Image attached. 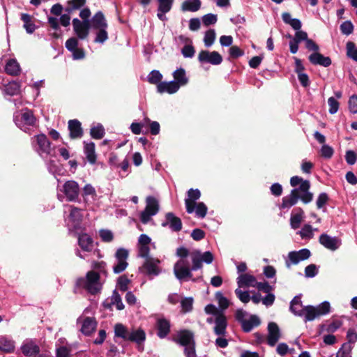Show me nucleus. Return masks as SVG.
<instances>
[{
	"instance_id": "8fccbe9b",
	"label": "nucleus",
	"mask_w": 357,
	"mask_h": 357,
	"mask_svg": "<svg viewBox=\"0 0 357 357\" xmlns=\"http://www.w3.org/2000/svg\"><path fill=\"white\" fill-rule=\"evenodd\" d=\"M96 36L94 42L96 43L103 44L108 39V33L107 29H96Z\"/></svg>"
},
{
	"instance_id": "e433bc0d",
	"label": "nucleus",
	"mask_w": 357,
	"mask_h": 357,
	"mask_svg": "<svg viewBox=\"0 0 357 357\" xmlns=\"http://www.w3.org/2000/svg\"><path fill=\"white\" fill-rule=\"evenodd\" d=\"M15 342L6 336H0V350L6 353H12L15 350Z\"/></svg>"
},
{
	"instance_id": "5701e85b",
	"label": "nucleus",
	"mask_w": 357,
	"mask_h": 357,
	"mask_svg": "<svg viewBox=\"0 0 357 357\" xmlns=\"http://www.w3.org/2000/svg\"><path fill=\"white\" fill-rule=\"evenodd\" d=\"M77 323L82 324L81 331L85 335H91L95 331L97 326V322L95 318L93 317H80L77 319Z\"/></svg>"
},
{
	"instance_id": "c9c22d12",
	"label": "nucleus",
	"mask_w": 357,
	"mask_h": 357,
	"mask_svg": "<svg viewBox=\"0 0 357 357\" xmlns=\"http://www.w3.org/2000/svg\"><path fill=\"white\" fill-rule=\"evenodd\" d=\"M200 0H185L181 4V10L183 12H196L201 8Z\"/></svg>"
},
{
	"instance_id": "c85d7f7f",
	"label": "nucleus",
	"mask_w": 357,
	"mask_h": 357,
	"mask_svg": "<svg viewBox=\"0 0 357 357\" xmlns=\"http://www.w3.org/2000/svg\"><path fill=\"white\" fill-rule=\"evenodd\" d=\"M256 278L248 273H242L237 278V284L241 287H255L257 285Z\"/></svg>"
},
{
	"instance_id": "423d86ee",
	"label": "nucleus",
	"mask_w": 357,
	"mask_h": 357,
	"mask_svg": "<svg viewBox=\"0 0 357 357\" xmlns=\"http://www.w3.org/2000/svg\"><path fill=\"white\" fill-rule=\"evenodd\" d=\"M247 312L242 309L237 310L236 319L241 324L242 329L245 333L250 332L255 327L261 324L260 319L255 314L250 315L246 318Z\"/></svg>"
},
{
	"instance_id": "3c124183",
	"label": "nucleus",
	"mask_w": 357,
	"mask_h": 357,
	"mask_svg": "<svg viewBox=\"0 0 357 357\" xmlns=\"http://www.w3.org/2000/svg\"><path fill=\"white\" fill-rule=\"evenodd\" d=\"M352 347L349 343H344L336 354V357H350Z\"/></svg>"
},
{
	"instance_id": "f3484780",
	"label": "nucleus",
	"mask_w": 357,
	"mask_h": 357,
	"mask_svg": "<svg viewBox=\"0 0 357 357\" xmlns=\"http://www.w3.org/2000/svg\"><path fill=\"white\" fill-rule=\"evenodd\" d=\"M319 241L324 248L331 251L337 250L342 245V241L337 236H331L326 234H322L319 236Z\"/></svg>"
},
{
	"instance_id": "a18cd8bd",
	"label": "nucleus",
	"mask_w": 357,
	"mask_h": 357,
	"mask_svg": "<svg viewBox=\"0 0 357 357\" xmlns=\"http://www.w3.org/2000/svg\"><path fill=\"white\" fill-rule=\"evenodd\" d=\"M130 330L121 324H117L114 326V333L116 337H121L127 340Z\"/></svg>"
},
{
	"instance_id": "393cba45",
	"label": "nucleus",
	"mask_w": 357,
	"mask_h": 357,
	"mask_svg": "<svg viewBox=\"0 0 357 357\" xmlns=\"http://www.w3.org/2000/svg\"><path fill=\"white\" fill-rule=\"evenodd\" d=\"M68 128L70 139H79L83 136V129L81 123L78 120H70L68 123Z\"/></svg>"
},
{
	"instance_id": "aec40b11",
	"label": "nucleus",
	"mask_w": 357,
	"mask_h": 357,
	"mask_svg": "<svg viewBox=\"0 0 357 357\" xmlns=\"http://www.w3.org/2000/svg\"><path fill=\"white\" fill-rule=\"evenodd\" d=\"M291 39L289 42V50L292 54H296L298 50V44L302 41H306L308 38L307 33L301 30L296 31L294 37L291 35L287 36Z\"/></svg>"
},
{
	"instance_id": "58836bf2",
	"label": "nucleus",
	"mask_w": 357,
	"mask_h": 357,
	"mask_svg": "<svg viewBox=\"0 0 357 357\" xmlns=\"http://www.w3.org/2000/svg\"><path fill=\"white\" fill-rule=\"evenodd\" d=\"M6 73L10 75H17L20 72V64L15 59H10L5 67Z\"/></svg>"
},
{
	"instance_id": "e2e57ef3",
	"label": "nucleus",
	"mask_w": 357,
	"mask_h": 357,
	"mask_svg": "<svg viewBox=\"0 0 357 357\" xmlns=\"http://www.w3.org/2000/svg\"><path fill=\"white\" fill-rule=\"evenodd\" d=\"M320 152L322 157L329 159L333 156L334 150L329 145L324 144L321 148Z\"/></svg>"
},
{
	"instance_id": "7c9ffc66",
	"label": "nucleus",
	"mask_w": 357,
	"mask_h": 357,
	"mask_svg": "<svg viewBox=\"0 0 357 357\" xmlns=\"http://www.w3.org/2000/svg\"><path fill=\"white\" fill-rule=\"evenodd\" d=\"M155 327L158 331L157 335L160 338H165L170 331V323L165 318H158Z\"/></svg>"
},
{
	"instance_id": "f8f14e48",
	"label": "nucleus",
	"mask_w": 357,
	"mask_h": 357,
	"mask_svg": "<svg viewBox=\"0 0 357 357\" xmlns=\"http://www.w3.org/2000/svg\"><path fill=\"white\" fill-rule=\"evenodd\" d=\"M128 257V251L124 248H119L115 253L116 262L113 266L114 273H120L126 270L128 264L127 259Z\"/></svg>"
},
{
	"instance_id": "0e129e2a",
	"label": "nucleus",
	"mask_w": 357,
	"mask_h": 357,
	"mask_svg": "<svg viewBox=\"0 0 357 357\" xmlns=\"http://www.w3.org/2000/svg\"><path fill=\"white\" fill-rule=\"evenodd\" d=\"M96 195V192L95 188L91 184H86L83 188L82 191V197L85 202H86V197L88 196L94 197Z\"/></svg>"
},
{
	"instance_id": "412c9836",
	"label": "nucleus",
	"mask_w": 357,
	"mask_h": 357,
	"mask_svg": "<svg viewBox=\"0 0 357 357\" xmlns=\"http://www.w3.org/2000/svg\"><path fill=\"white\" fill-rule=\"evenodd\" d=\"M281 337L280 330L278 324L271 322L268 325L267 344L273 347L276 344Z\"/></svg>"
},
{
	"instance_id": "bf43d9fd",
	"label": "nucleus",
	"mask_w": 357,
	"mask_h": 357,
	"mask_svg": "<svg viewBox=\"0 0 357 357\" xmlns=\"http://www.w3.org/2000/svg\"><path fill=\"white\" fill-rule=\"evenodd\" d=\"M298 234L302 238H312L313 236L312 228L310 225H305Z\"/></svg>"
},
{
	"instance_id": "f257e3e1",
	"label": "nucleus",
	"mask_w": 357,
	"mask_h": 357,
	"mask_svg": "<svg viewBox=\"0 0 357 357\" xmlns=\"http://www.w3.org/2000/svg\"><path fill=\"white\" fill-rule=\"evenodd\" d=\"M330 303L328 301H324L316 307L312 305L303 307L301 297L296 296L290 303L289 310L296 316L304 317V321L307 322L328 314L330 312Z\"/></svg>"
},
{
	"instance_id": "052dcab7",
	"label": "nucleus",
	"mask_w": 357,
	"mask_h": 357,
	"mask_svg": "<svg viewBox=\"0 0 357 357\" xmlns=\"http://www.w3.org/2000/svg\"><path fill=\"white\" fill-rule=\"evenodd\" d=\"M340 31L343 34L349 36L354 31V25L350 21H345L340 25Z\"/></svg>"
},
{
	"instance_id": "9b49d317",
	"label": "nucleus",
	"mask_w": 357,
	"mask_h": 357,
	"mask_svg": "<svg viewBox=\"0 0 357 357\" xmlns=\"http://www.w3.org/2000/svg\"><path fill=\"white\" fill-rule=\"evenodd\" d=\"M62 192L67 201L77 202L79 195V186L75 181H68L63 184Z\"/></svg>"
},
{
	"instance_id": "37998d69",
	"label": "nucleus",
	"mask_w": 357,
	"mask_h": 357,
	"mask_svg": "<svg viewBox=\"0 0 357 357\" xmlns=\"http://www.w3.org/2000/svg\"><path fill=\"white\" fill-rule=\"evenodd\" d=\"M105 134V128L100 123H98L96 126L91 127L90 130L91 137L96 139H102Z\"/></svg>"
},
{
	"instance_id": "f03ea898",
	"label": "nucleus",
	"mask_w": 357,
	"mask_h": 357,
	"mask_svg": "<svg viewBox=\"0 0 357 357\" xmlns=\"http://www.w3.org/2000/svg\"><path fill=\"white\" fill-rule=\"evenodd\" d=\"M310 182H304L301 185L291 190L289 195L282 198V202L280 206L281 209H289L294 206L300 199L303 203L308 204L313 199V194L309 191Z\"/></svg>"
},
{
	"instance_id": "72a5a7b5",
	"label": "nucleus",
	"mask_w": 357,
	"mask_h": 357,
	"mask_svg": "<svg viewBox=\"0 0 357 357\" xmlns=\"http://www.w3.org/2000/svg\"><path fill=\"white\" fill-rule=\"evenodd\" d=\"M304 212L302 208H295L291 215L290 225L292 229H298L303 219Z\"/></svg>"
},
{
	"instance_id": "a211bd4d",
	"label": "nucleus",
	"mask_w": 357,
	"mask_h": 357,
	"mask_svg": "<svg viewBox=\"0 0 357 357\" xmlns=\"http://www.w3.org/2000/svg\"><path fill=\"white\" fill-rule=\"evenodd\" d=\"M73 29L76 35L79 39H85L89 36L90 21L85 20L82 22L77 18L73 20Z\"/></svg>"
},
{
	"instance_id": "603ef678",
	"label": "nucleus",
	"mask_w": 357,
	"mask_h": 357,
	"mask_svg": "<svg viewBox=\"0 0 357 357\" xmlns=\"http://www.w3.org/2000/svg\"><path fill=\"white\" fill-rule=\"evenodd\" d=\"M150 122L149 118H144L142 123H132L130 125V130L135 135H139L142 132V128Z\"/></svg>"
},
{
	"instance_id": "5fc2aeb1",
	"label": "nucleus",
	"mask_w": 357,
	"mask_h": 357,
	"mask_svg": "<svg viewBox=\"0 0 357 357\" xmlns=\"http://www.w3.org/2000/svg\"><path fill=\"white\" fill-rule=\"evenodd\" d=\"M215 298L218 301L219 307L221 308V310H220V311L223 312V310L229 307V302L228 299L225 297L221 292H217L215 294Z\"/></svg>"
},
{
	"instance_id": "1a4fd4ad",
	"label": "nucleus",
	"mask_w": 357,
	"mask_h": 357,
	"mask_svg": "<svg viewBox=\"0 0 357 357\" xmlns=\"http://www.w3.org/2000/svg\"><path fill=\"white\" fill-rule=\"evenodd\" d=\"M14 121L17 127L26 132L29 126L35 124L36 118L31 110L25 109L22 113L15 115Z\"/></svg>"
},
{
	"instance_id": "f704fd0d",
	"label": "nucleus",
	"mask_w": 357,
	"mask_h": 357,
	"mask_svg": "<svg viewBox=\"0 0 357 357\" xmlns=\"http://www.w3.org/2000/svg\"><path fill=\"white\" fill-rule=\"evenodd\" d=\"M84 152L87 160L91 164H95L96 162V154L95 152V144L92 142H84Z\"/></svg>"
},
{
	"instance_id": "7ed1b4c3",
	"label": "nucleus",
	"mask_w": 357,
	"mask_h": 357,
	"mask_svg": "<svg viewBox=\"0 0 357 357\" xmlns=\"http://www.w3.org/2000/svg\"><path fill=\"white\" fill-rule=\"evenodd\" d=\"M190 253L191 252L184 247H180L176 250V255L180 259L174 266V273L180 281H187L192 278V267L190 266V262L187 259L188 256L190 257Z\"/></svg>"
},
{
	"instance_id": "6ab92c4d",
	"label": "nucleus",
	"mask_w": 357,
	"mask_h": 357,
	"mask_svg": "<svg viewBox=\"0 0 357 357\" xmlns=\"http://www.w3.org/2000/svg\"><path fill=\"white\" fill-rule=\"evenodd\" d=\"M174 342L186 348L191 345L195 346L193 333L188 330H183L178 333Z\"/></svg>"
},
{
	"instance_id": "a19ab883",
	"label": "nucleus",
	"mask_w": 357,
	"mask_h": 357,
	"mask_svg": "<svg viewBox=\"0 0 357 357\" xmlns=\"http://www.w3.org/2000/svg\"><path fill=\"white\" fill-rule=\"evenodd\" d=\"M21 20L24 22V28L28 33H32L36 30V25L31 20V16L27 13L21 15Z\"/></svg>"
},
{
	"instance_id": "0eeeda50",
	"label": "nucleus",
	"mask_w": 357,
	"mask_h": 357,
	"mask_svg": "<svg viewBox=\"0 0 357 357\" xmlns=\"http://www.w3.org/2000/svg\"><path fill=\"white\" fill-rule=\"evenodd\" d=\"M146 204L145 209L140 213V220L143 224H147L159 211V202L155 197H147Z\"/></svg>"
},
{
	"instance_id": "9d476101",
	"label": "nucleus",
	"mask_w": 357,
	"mask_h": 357,
	"mask_svg": "<svg viewBox=\"0 0 357 357\" xmlns=\"http://www.w3.org/2000/svg\"><path fill=\"white\" fill-rule=\"evenodd\" d=\"M69 215L66 219V222L68 227L73 229L79 228L82 220L83 215L82 210L73 206H68Z\"/></svg>"
},
{
	"instance_id": "b1692460",
	"label": "nucleus",
	"mask_w": 357,
	"mask_h": 357,
	"mask_svg": "<svg viewBox=\"0 0 357 357\" xmlns=\"http://www.w3.org/2000/svg\"><path fill=\"white\" fill-rule=\"evenodd\" d=\"M227 320L224 314L214 317L213 332L218 336H225L227 333Z\"/></svg>"
},
{
	"instance_id": "473e14b6",
	"label": "nucleus",
	"mask_w": 357,
	"mask_h": 357,
	"mask_svg": "<svg viewBox=\"0 0 357 357\" xmlns=\"http://www.w3.org/2000/svg\"><path fill=\"white\" fill-rule=\"evenodd\" d=\"M90 27L93 29H107V23L103 13L101 11L97 12L90 22Z\"/></svg>"
},
{
	"instance_id": "4be33fe9",
	"label": "nucleus",
	"mask_w": 357,
	"mask_h": 357,
	"mask_svg": "<svg viewBox=\"0 0 357 357\" xmlns=\"http://www.w3.org/2000/svg\"><path fill=\"white\" fill-rule=\"evenodd\" d=\"M201 197V192L198 189H190L188 191V198L185 199V208L188 213H192L195 211L196 201Z\"/></svg>"
},
{
	"instance_id": "6e6552de",
	"label": "nucleus",
	"mask_w": 357,
	"mask_h": 357,
	"mask_svg": "<svg viewBox=\"0 0 357 357\" xmlns=\"http://www.w3.org/2000/svg\"><path fill=\"white\" fill-rule=\"evenodd\" d=\"M190 259L192 263V271H197L202 267V262L208 264L213 261V255L210 251L202 253L199 250H195L190 253Z\"/></svg>"
},
{
	"instance_id": "ea45409f",
	"label": "nucleus",
	"mask_w": 357,
	"mask_h": 357,
	"mask_svg": "<svg viewBox=\"0 0 357 357\" xmlns=\"http://www.w3.org/2000/svg\"><path fill=\"white\" fill-rule=\"evenodd\" d=\"M20 88L21 85L19 82L13 81L5 86L3 92L6 95L13 96L20 93Z\"/></svg>"
},
{
	"instance_id": "4468645a",
	"label": "nucleus",
	"mask_w": 357,
	"mask_h": 357,
	"mask_svg": "<svg viewBox=\"0 0 357 357\" xmlns=\"http://www.w3.org/2000/svg\"><path fill=\"white\" fill-rule=\"evenodd\" d=\"M310 257V251L307 248L298 251H291L289 252L285 264L287 268H290L292 264H298L300 261L305 260Z\"/></svg>"
},
{
	"instance_id": "774afa93",
	"label": "nucleus",
	"mask_w": 357,
	"mask_h": 357,
	"mask_svg": "<svg viewBox=\"0 0 357 357\" xmlns=\"http://www.w3.org/2000/svg\"><path fill=\"white\" fill-rule=\"evenodd\" d=\"M349 109L353 114L357 113V96L352 95L348 102Z\"/></svg>"
},
{
	"instance_id": "49530a36",
	"label": "nucleus",
	"mask_w": 357,
	"mask_h": 357,
	"mask_svg": "<svg viewBox=\"0 0 357 357\" xmlns=\"http://www.w3.org/2000/svg\"><path fill=\"white\" fill-rule=\"evenodd\" d=\"M162 79V74L156 70H152L147 77V80L150 84H158L160 82H162L161 80Z\"/></svg>"
},
{
	"instance_id": "680f3d73",
	"label": "nucleus",
	"mask_w": 357,
	"mask_h": 357,
	"mask_svg": "<svg viewBox=\"0 0 357 357\" xmlns=\"http://www.w3.org/2000/svg\"><path fill=\"white\" fill-rule=\"evenodd\" d=\"M328 104L329 106V113L331 114H335L339 109V102L334 97H330L328 99Z\"/></svg>"
},
{
	"instance_id": "bb28decb",
	"label": "nucleus",
	"mask_w": 357,
	"mask_h": 357,
	"mask_svg": "<svg viewBox=\"0 0 357 357\" xmlns=\"http://www.w3.org/2000/svg\"><path fill=\"white\" fill-rule=\"evenodd\" d=\"M145 339L146 333L142 329H131L129 331L126 341H130L137 343L138 344L139 349L143 350V348H141V344L145 341Z\"/></svg>"
},
{
	"instance_id": "2f4dec72",
	"label": "nucleus",
	"mask_w": 357,
	"mask_h": 357,
	"mask_svg": "<svg viewBox=\"0 0 357 357\" xmlns=\"http://www.w3.org/2000/svg\"><path fill=\"white\" fill-rule=\"evenodd\" d=\"M179 84L175 81L169 82H162L157 85V91L160 93H168L172 94L176 93L179 89Z\"/></svg>"
},
{
	"instance_id": "4c0bfd02",
	"label": "nucleus",
	"mask_w": 357,
	"mask_h": 357,
	"mask_svg": "<svg viewBox=\"0 0 357 357\" xmlns=\"http://www.w3.org/2000/svg\"><path fill=\"white\" fill-rule=\"evenodd\" d=\"M78 243L80 248L84 251H90L93 248V240L86 234H82L79 236Z\"/></svg>"
},
{
	"instance_id": "de8ad7c7",
	"label": "nucleus",
	"mask_w": 357,
	"mask_h": 357,
	"mask_svg": "<svg viewBox=\"0 0 357 357\" xmlns=\"http://www.w3.org/2000/svg\"><path fill=\"white\" fill-rule=\"evenodd\" d=\"M208 208L204 202L195 204V211L197 217L204 218L207 213Z\"/></svg>"
},
{
	"instance_id": "39448f33",
	"label": "nucleus",
	"mask_w": 357,
	"mask_h": 357,
	"mask_svg": "<svg viewBox=\"0 0 357 357\" xmlns=\"http://www.w3.org/2000/svg\"><path fill=\"white\" fill-rule=\"evenodd\" d=\"M31 144L33 150L42 158L53 155L54 149L47 137L44 134H39L31 138Z\"/></svg>"
},
{
	"instance_id": "09e8293b",
	"label": "nucleus",
	"mask_w": 357,
	"mask_h": 357,
	"mask_svg": "<svg viewBox=\"0 0 357 357\" xmlns=\"http://www.w3.org/2000/svg\"><path fill=\"white\" fill-rule=\"evenodd\" d=\"M347 55L348 57L352 59L355 61H357V47L354 43L349 41L346 45Z\"/></svg>"
},
{
	"instance_id": "20e7f679",
	"label": "nucleus",
	"mask_w": 357,
	"mask_h": 357,
	"mask_svg": "<svg viewBox=\"0 0 357 357\" xmlns=\"http://www.w3.org/2000/svg\"><path fill=\"white\" fill-rule=\"evenodd\" d=\"M76 287L85 290L91 295L100 294L102 287L100 274L94 271H89L85 278L77 280Z\"/></svg>"
},
{
	"instance_id": "ddd939ff",
	"label": "nucleus",
	"mask_w": 357,
	"mask_h": 357,
	"mask_svg": "<svg viewBox=\"0 0 357 357\" xmlns=\"http://www.w3.org/2000/svg\"><path fill=\"white\" fill-rule=\"evenodd\" d=\"M198 61L201 63H210L217 66L222 62V57L216 51L209 52L207 50H202L199 53Z\"/></svg>"
},
{
	"instance_id": "4d7b16f0",
	"label": "nucleus",
	"mask_w": 357,
	"mask_h": 357,
	"mask_svg": "<svg viewBox=\"0 0 357 357\" xmlns=\"http://www.w3.org/2000/svg\"><path fill=\"white\" fill-rule=\"evenodd\" d=\"M193 299L191 297L184 298L181 301L182 311L189 312L192 310Z\"/></svg>"
},
{
	"instance_id": "2eb2a0df",
	"label": "nucleus",
	"mask_w": 357,
	"mask_h": 357,
	"mask_svg": "<svg viewBox=\"0 0 357 357\" xmlns=\"http://www.w3.org/2000/svg\"><path fill=\"white\" fill-rule=\"evenodd\" d=\"M160 260L156 258H147L142 265V270L149 276H158L161 272Z\"/></svg>"
},
{
	"instance_id": "a878e982",
	"label": "nucleus",
	"mask_w": 357,
	"mask_h": 357,
	"mask_svg": "<svg viewBox=\"0 0 357 357\" xmlns=\"http://www.w3.org/2000/svg\"><path fill=\"white\" fill-rule=\"evenodd\" d=\"M166 222L162 223V227L169 225V227L174 231H179L182 229L181 220L175 216L173 213H167L165 215Z\"/></svg>"
},
{
	"instance_id": "c756f323",
	"label": "nucleus",
	"mask_w": 357,
	"mask_h": 357,
	"mask_svg": "<svg viewBox=\"0 0 357 357\" xmlns=\"http://www.w3.org/2000/svg\"><path fill=\"white\" fill-rule=\"evenodd\" d=\"M309 61L313 65H319L328 67L331 65V59L329 56H325L319 52H314L309 56Z\"/></svg>"
},
{
	"instance_id": "338daca9",
	"label": "nucleus",
	"mask_w": 357,
	"mask_h": 357,
	"mask_svg": "<svg viewBox=\"0 0 357 357\" xmlns=\"http://www.w3.org/2000/svg\"><path fill=\"white\" fill-rule=\"evenodd\" d=\"M205 312L208 314H212L217 317L219 314H224L223 312L218 310L214 305L208 304L204 308Z\"/></svg>"
},
{
	"instance_id": "6e6d98bb",
	"label": "nucleus",
	"mask_w": 357,
	"mask_h": 357,
	"mask_svg": "<svg viewBox=\"0 0 357 357\" xmlns=\"http://www.w3.org/2000/svg\"><path fill=\"white\" fill-rule=\"evenodd\" d=\"M86 3V0H70L68 1V6L66 8L68 13L79 9Z\"/></svg>"
},
{
	"instance_id": "c03bdc74",
	"label": "nucleus",
	"mask_w": 357,
	"mask_h": 357,
	"mask_svg": "<svg viewBox=\"0 0 357 357\" xmlns=\"http://www.w3.org/2000/svg\"><path fill=\"white\" fill-rule=\"evenodd\" d=\"M109 305H115L116 309L119 310H121L124 308V305L122 302L121 296L116 290H114L112 292V295L110 298Z\"/></svg>"
},
{
	"instance_id": "cd10ccee",
	"label": "nucleus",
	"mask_w": 357,
	"mask_h": 357,
	"mask_svg": "<svg viewBox=\"0 0 357 357\" xmlns=\"http://www.w3.org/2000/svg\"><path fill=\"white\" fill-rule=\"evenodd\" d=\"M158 2L157 16L161 21H166L165 14L172 8L174 0H157Z\"/></svg>"
},
{
	"instance_id": "79ce46f5",
	"label": "nucleus",
	"mask_w": 357,
	"mask_h": 357,
	"mask_svg": "<svg viewBox=\"0 0 357 357\" xmlns=\"http://www.w3.org/2000/svg\"><path fill=\"white\" fill-rule=\"evenodd\" d=\"M173 77L176 82L179 84V87L181 86H184L188 82V79L186 77L185 71L183 68H180L175 70L173 73Z\"/></svg>"
},
{
	"instance_id": "13d9d810",
	"label": "nucleus",
	"mask_w": 357,
	"mask_h": 357,
	"mask_svg": "<svg viewBox=\"0 0 357 357\" xmlns=\"http://www.w3.org/2000/svg\"><path fill=\"white\" fill-rule=\"evenodd\" d=\"M235 294L238 298L243 303H248L250 301V296L247 291H242L240 288L235 290Z\"/></svg>"
},
{
	"instance_id": "69168bd1",
	"label": "nucleus",
	"mask_w": 357,
	"mask_h": 357,
	"mask_svg": "<svg viewBox=\"0 0 357 357\" xmlns=\"http://www.w3.org/2000/svg\"><path fill=\"white\" fill-rule=\"evenodd\" d=\"M218 20L217 15L212 13H208L203 16L202 22L205 26H209L216 23Z\"/></svg>"
},
{
	"instance_id": "864d4df0",
	"label": "nucleus",
	"mask_w": 357,
	"mask_h": 357,
	"mask_svg": "<svg viewBox=\"0 0 357 357\" xmlns=\"http://www.w3.org/2000/svg\"><path fill=\"white\" fill-rule=\"evenodd\" d=\"M215 39V32L213 29H210L205 33L204 43L206 47H211Z\"/></svg>"
},
{
	"instance_id": "dca6fc26",
	"label": "nucleus",
	"mask_w": 357,
	"mask_h": 357,
	"mask_svg": "<svg viewBox=\"0 0 357 357\" xmlns=\"http://www.w3.org/2000/svg\"><path fill=\"white\" fill-rule=\"evenodd\" d=\"M22 353L26 357H43L39 354L40 347L32 339L24 340L20 347Z\"/></svg>"
}]
</instances>
